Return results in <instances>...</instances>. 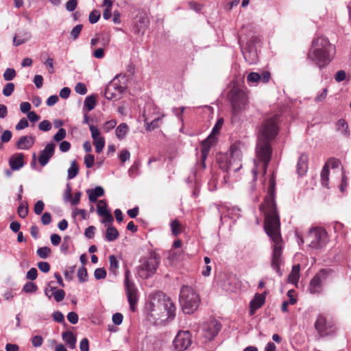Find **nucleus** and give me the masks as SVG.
Instances as JSON below:
<instances>
[{"label":"nucleus","mask_w":351,"mask_h":351,"mask_svg":"<svg viewBox=\"0 0 351 351\" xmlns=\"http://www.w3.org/2000/svg\"><path fill=\"white\" fill-rule=\"evenodd\" d=\"M95 162V156L93 154H86L84 156V164L87 168H91Z\"/></svg>","instance_id":"61"},{"label":"nucleus","mask_w":351,"mask_h":351,"mask_svg":"<svg viewBox=\"0 0 351 351\" xmlns=\"http://www.w3.org/2000/svg\"><path fill=\"white\" fill-rule=\"evenodd\" d=\"M265 296L263 294L256 293L250 303V315H253L265 304Z\"/></svg>","instance_id":"19"},{"label":"nucleus","mask_w":351,"mask_h":351,"mask_svg":"<svg viewBox=\"0 0 351 351\" xmlns=\"http://www.w3.org/2000/svg\"><path fill=\"white\" fill-rule=\"evenodd\" d=\"M130 153L126 149H122L119 155V158L123 163H124L127 160H128L130 159Z\"/></svg>","instance_id":"58"},{"label":"nucleus","mask_w":351,"mask_h":351,"mask_svg":"<svg viewBox=\"0 0 351 351\" xmlns=\"http://www.w3.org/2000/svg\"><path fill=\"white\" fill-rule=\"evenodd\" d=\"M119 261L114 255L109 256V271L114 276H117L119 274Z\"/></svg>","instance_id":"27"},{"label":"nucleus","mask_w":351,"mask_h":351,"mask_svg":"<svg viewBox=\"0 0 351 351\" xmlns=\"http://www.w3.org/2000/svg\"><path fill=\"white\" fill-rule=\"evenodd\" d=\"M259 42V37L253 34L246 41L245 46H241L243 56L250 64H255L258 61L257 45Z\"/></svg>","instance_id":"7"},{"label":"nucleus","mask_w":351,"mask_h":351,"mask_svg":"<svg viewBox=\"0 0 351 351\" xmlns=\"http://www.w3.org/2000/svg\"><path fill=\"white\" fill-rule=\"evenodd\" d=\"M328 95V89L326 88L322 89V90L317 93V96L315 98V101L317 103H319L325 100Z\"/></svg>","instance_id":"55"},{"label":"nucleus","mask_w":351,"mask_h":351,"mask_svg":"<svg viewBox=\"0 0 351 351\" xmlns=\"http://www.w3.org/2000/svg\"><path fill=\"white\" fill-rule=\"evenodd\" d=\"M149 20L146 16L145 14L139 13L134 21L133 26V31L136 34L143 35L145 34V32L148 26Z\"/></svg>","instance_id":"16"},{"label":"nucleus","mask_w":351,"mask_h":351,"mask_svg":"<svg viewBox=\"0 0 351 351\" xmlns=\"http://www.w3.org/2000/svg\"><path fill=\"white\" fill-rule=\"evenodd\" d=\"M31 341L33 346L38 348L42 346L43 338L40 335H35L32 338Z\"/></svg>","instance_id":"62"},{"label":"nucleus","mask_w":351,"mask_h":351,"mask_svg":"<svg viewBox=\"0 0 351 351\" xmlns=\"http://www.w3.org/2000/svg\"><path fill=\"white\" fill-rule=\"evenodd\" d=\"M51 249L46 246L39 247V248H38V250L36 251L37 255L40 258H43V259L47 258L49 256V255L51 254Z\"/></svg>","instance_id":"40"},{"label":"nucleus","mask_w":351,"mask_h":351,"mask_svg":"<svg viewBox=\"0 0 351 351\" xmlns=\"http://www.w3.org/2000/svg\"><path fill=\"white\" fill-rule=\"evenodd\" d=\"M191 335L189 331H180L173 341L174 351H184L191 344Z\"/></svg>","instance_id":"14"},{"label":"nucleus","mask_w":351,"mask_h":351,"mask_svg":"<svg viewBox=\"0 0 351 351\" xmlns=\"http://www.w3.org/2000/svg\"><path fill=\"white\" fill-rule=\"evenodd\" d=\"M332 270L330 269H320L310 281L308 289L312 294L320 293L323 290V285L328 279Z\"/></svg>","instance_id":"8"},{"label":"nucleus","mask_w":351,"mask_h":351,"mask_svg":"<svg viewBox=\"0 0 351 351\" xmlns=\"http://www.w3.org/2000/svg\"><path fill=\"white\" fill-rule=\"evenodd\" d=\"M66 135V132L64 128H60L57 133L53 136V139L56 141L59 142L63 140Z\"/></svg>","instance_id":"52"},{"label":"nucleus","mask_w":351,"mask_h":351,"mask_svg":"<svg viewBox=\"0 0 351 351\" xmlns=\"http://www.w3.org/2000/svg\"><path fill=\"white\" fill-rule=\"evenodd\" d=\"M35 138L32 136H23L16 143V147L19 149L27 150L34 144Z\"/></svg>","instance_id":"20"},{"label":"nucleus","mask_w":351,"mask_h":351,"mask_svg":"<svg viewBox=\"0 0 351 351\" xmlns=\"http://www.w3.org/2000/svg\"><path fill=\"white\" fill-rule=\"evenodd\" d=\"M128 126L126 123H122L115 130V134L118 139L122 140L125 138L128 132Z\"/></svg>","instance_id":"31"},{"label":"nucleus","mask_w":351,"mask_h":351,"mask_svg":"<svg viewBox=\"0 0 351 351\" xmlns=\"http://www.w3.org/2000/svg\"><path fill=\"white\" fill-rule=\"evenodd\" d=\"M244 148V144L240 141H237L230 146L229 154H221L217 156V160L220 169L226 172V174L223 176V184H228L231 173H236L242 167L241 161L242 152Z\"/></svg>","instance_id":"3"},{"label":"nucleus","mask_w":351,"mask_h":351,"mask_svg":"<svg viewBox=\"0 0 351 351\" xmlns=\"http://www.w3.org/2000/svg\"><path fill=\"white\" fill-rule=\"evenodd\" d=\"M247 103L245 93L240 89L233 91L231 97L232 113L237 115L240 111L244 110Z\"/></svg>","instance_id":"12"},{"label":"nucleus","mask_w":351,"mask_h":351,"mask_svg":"<svg viewBox=\"0 0 351 351\" xmlns=\"http://www.w3.org/2000/svg\"><path fill=\"white\" fill-rule=\"evenodd\" d=\"M89 129L91 132V136H92L93 141L102 138V136H100L99 130H98V128L96 126H95L93 125H90L89 126Z\"/></svg>","instance_id":"56"},{"label":"nucleus","mask_w":351,"mask_h":351,"mask_svg":"<svg viewBox=\"0 0 351 351\" xmlns=\"http://www.w3.org/2000/svg\"><path fill=\"white\" fill-rule=\"evenodd\" d=\"M130 310L134 312L138 302V290L135 285L125 288Z\"/></svg>","instance_id":"18"},{"label":"nucleus","mask_w":351,"mask_h":351,"mask_svg":"<svg viewBox=\"0 0 351 351\" xmlns=\"http://www.w3.org/2000/svg\"><path fill=\"white\" fill-rule=\"evenodd\" d=\"M336 131L341 136L348 138L350 136V130L347 121L343 119H339L335 124Z\"/></svg>","instance_id":"23"},{"label":"nucleus","mask_w":351,"mask_h":351,"mask_svg":"<svg viewBox=\"0 0 351 351\" xmlns=\"http://www.w3.org/2000/svg\"><path fill=\"white\" fill-rule=\"evenodd\" d=\"M220 217V221L223 224V219L227 217L233 221H236L241 217V209L237 206L231 205L215 204Z\"/></svg>","instance_id":"11"},{"label":"nucleus","mask_w":351,"mask_h":351,"mask_svg":"<svg viewBox=\"0 0 351 351\" xmlns=\"http://www.w3.org/2000/svg\"><path fill=\"white\" fill-rule=\"evenodd\" d=\"M53 319L58 323H62L64 322V315L59 311L53 312L52 315Z\"/></svg>","instance_id":"64"},{"label":"nucleus","mask_w":351,"mask_h":351,"mask_svg":"<svg viewBox=\"0 0 351 351\" xmlns=\"http://www.w3.org/2000/svg\"><path fill=\"white\" fill-rule=\"evenodd\" d=\"M221 325L217 320H212L204 324L203 335L207 340L213 339L221 330Z\"/></svg>","instance_id":"15"},{"label":"nucleus","mask_w":351,"mask_h":351,"mask_svg":"<svg viewBox=\"0 0 351 351\" xmlns=\"http://www.w3.org/2000/svg\"><path fill=\"white\" fill-rule=\"evenodd\" d=\"M94 276L96 280L104 279L106 277V271L104 268H97L94 271Z\"/></svg>","instance_id":"51"},{"label":"nucleus","mask_w":351,"mask_h":351,"mask_svg":"<svg viewBox=\"0 0 351 351\" xmlns=\"http://www.w3.org/2000/svg\"><path fill=\"white\" fill-rule=\"evenodd\" d=\"M315 327L320 334L327 333L326 321L323 315H320L318 316L315 323Z\"/></svg>","instance_id":"29"},{"label":"nucleus","mask_w":351,"mask_h":351,"mask_svg":"<svg viewBox=\"0 0 351 351\" xmlns=\"http://www.w3.org/2000/svg\"><path fill=\"white\" fill-rule=\"evenodd\" d=\"M217 180L218 175L216 173L213 172L211 173V178L208 182L209 191H215V190H217Z\"/></svg>","instance_id":"39"},{"label":"nucleus","mask_w":351,"mask_h":351,"mask_svg":"<svg viewBox=\"0 0 351 351\" xmlns=\"http://www.w3.org/2000/svg\"><path fill=\"white\" fill-rule=\"evenodd\" d=\"M154 301H156L155 299ZM152 305V311H155L156 310V308H160L162 307L166 312L167 318L169 319H173L176 316V306L169 298L162 295V298L158 299L156 303L153 302Z\"/></svg>","instance_id":"13"},{"label":"nucleus","mask_w":351,"mask_h":351,"mask_svg":"<svg viewBox=\"0 0 351 351\" xmlns=\"http://www.w3.org/2000/svg\"><path fill=\"white\" fill-rule=\"evenodd\" d=\"M141 167V162L136 160L134 162L133 165L128 169V175L130 178H134L140 174L139 169Z\"/></svg>","instance_id":"33"},{"label":"nucleus","mask_w":351,"mask_h":351,"mask_svg":"<svg viewBox=\"0 0 351 351\" xmlns=\"http://www.w3.org/2000/svg\"><path fill=\"white\" fill-rule=\"evenodd\" d=\"M276 178L272 173L267 189V195L265 197L264 204L260 209L265 214L264 228L267 234L273 242L271 266L276 272L281 276L280 265L282 263V241L280 232V219L274 200Z\"/></svg>","instance_id":"1"},{"label":"nucleus","mask_w":351,"mask_h":351,"mask_svg":"<svg viewBox=\"0 0 351 351\" xmlns=\"http://www.w3.org/2000/svg\"><path fill=\"white\" fill-rule=\"evenodd\" d=\"M62 338L66 344L71 348L74 349L76 344V337L71 331H65L62 333Z\"/></svg>","instance_id":"26"},{"label":"nucleus","mask_w":351,"mask_h":351,"mask_svg":"<svg viewBox=\"0 0 351 351\" xmlns=\"http://www.w3.org/2000/svg\"><path fill=\"white\" fill-rule=\"evenodd\" d=\"M308 245L312 249L322 250L326 247L329 238L326 230L321 227H315L309 230L306 238Z\"/></svg>","instance_id":"6"},{"label":"nucleus","mask_w":351,"mask_h":351,"mask_svg":"<svg viewBox=\"0 0 351 351\" xmlns=\"http://www.w3.org/2000/svg\"><path fill=\"white\" fill-rule=\"evenodd\" d=\"M308 156L306 154H302L297 164V173L300 176H303L306 174L308 170Z\"/></svg>","instance_id":"22"},{"label":"nucleus","mask_w":351,"mask_h":351,"mask_svg":"<svg viewBox=\"0 0 351 351\" xmlns=\"http://www.w3.org/2000/svg\"><path fill=\"white\" fill-rule=\"evenodd\" d=\"M158 265V261L154 257L143 258L137 268V274L141 278L147 279L156 272Z\"/></svg>","instance_id":"9"},{"label":"nucleus","mask_w":351,"mask_h":351,"mask_svg":"<svg viewBox=\"0 0 351 351\" xmlns=\"http://www.w3.org/2000/svg\"><path fill=\"white\" fill-rule=\"evenodd\" d=\"M171 231L173 236H178L182 232V226L178 220L174 219L170 223Z\"/></svg>","instance_id":"34"},{"label":"nucleus","mask_w":351,"mask_h":351,"mask_svg":"<svg viewBox=\"0 0 351 351\" xmlns=\"http://www.w3.org/2000/svg\"><path fill=\"white\" fill-rule=\"evenodd\" d=\"M93 145H95V152L97 153H100L104 147L105 140L103 137L101 138L94 140Z\"/></svg>","instance_id":"45"},{"label":"nucleus","mask_w":351,"mask_h":351,"mask_svg":"<svg viewBox=\"0 0 351 351\" xmlns=\"http://www.w3.org/2000/svg\"><path fill=\"white\" fill-rule=\"evenodd\" d=\"M261 75L256 72H251L247 76V80L248 83L252 84H256L258 82H261Z\"/></svg>","instance_id":"41"},{"label":"nucleus","mask_w":351,"mask_h":351,"mask_svg":"<svg viewBox=\"0 0 351 351\" xmlns=\"http://www.w3.org/2000/svg\"><path fill=\"white\" fill-rule=\"evenodd\" d=\"M23 158L24 155L23 153L13 155L9 160L10 168L14 171L20 169L24 165Z\"/></svg>","instance_id":"21"},{"label":"nucleus","mask_w":351,"mask_h":351,"mask_svg":"<svg viewBox=\"0 0 351 351\" xmlns=\"http://www.w3.org/2000/svg\"><path fill=\"white\" fill-rule=\"evenodd\" d=\"M45 207V204L42 200H38L34 205V211L36 215H39L42 213Z\"/></svg>","instance_id":"59"},{"label":"nucleus","mask_w":351,"mask_h":351,"mask_svg":"<svg viewBox=\"0 0 351 351\" xmlns=\"http://www.w3.org/2000/svg\"><path fill=\"white\" fill-rule=\"evenodd\" d=\"M300 278V265L293 266L291 272L288 276V282L296 285Z\"/></svg>","instance_id":"30"},{"label":"nucleus","mask_w":351,"mask_h":351,"mask_svg":"<svg viewBox=\"0 0 351 351\" xmlns=\"http://www.w3.org/2000/svg\"><path fill=\"white\" fill-rule=\"evenodd\" d=\"M322 184L325 187H328L329 181V169L328 167L324 165L321 172Z\"/></svg>","instance_id":"37"},{"label":"nucleus","mask_w":351,"mask_h":351,"mask_svg":"<svg viewBox=\"0 0 351 351\" xmlns=\"http://www.w3.org/2000/svg\"><path fill=\"white\" fill-rule=\"evenodd\" d=\"M119 236V232L117 229L112 226H109L106 231L105 239L108 242L115 241Z\"/></svg>","instance_id":"28"},{"label":"nucleus","mask_w":351,"mask_h":351,"mask_svg":"<svg viewBox=\"0 0 351 351\" xmlns=\"http://www.w3.org/2000/svg\"><path fill=\"white\" fill-rule=\"evenodd\" d=\"M96 106V97L93 95H89L86 97L84 102L83 111L86 109L88 111H91Z\"/></svg>","instance_id":"32"},{"label":"nucleus","mask_w":351,"mask_h":351,"mask_svg":"<svg viewBox=\"0 0 351 351\" xmlns=\"http://www.w3.org/2000/svg\"><path fill=\"white\" fill-rule=\"evenodd\" d=\"M335 53V47L328 39L319 36L313 40L311 48L308 53V59L314 62L320 69L328 65Z\"/></svg>","instance_id":"4"},{"label":"nucleus","mask_w":351,"mask_h":351,"mask_svg":"<svg viewBox=\"0 0 351 351\" xmlns=\"http://www.w3.org/2000/svg\"><path fill=\"white\" fill-rule=\"evenodd\" d=\"M24 35L26 36L24 38L15 36L13 38V45L16 47L19 46L30 38V35L28 33H25Z\"/></svg>","instance_id":"46"},{"label":"nucleus","mask_w":351,"mask_h":351,"mask_svg":"<svg viewBox=\"0 0 351 351\" xmlns=\"http://www.w3.org/2000/svg\"><path fill=\"white\" fill-rule=\"evenodd\" d=\"M52 296L54 297V299L57 302L62 301L65 297V291L60 289L56 288L55 291L52 292Z\"/></svg>","instance_id":"43"},{"label":"nucleus","mask_w":351,"mask_h":351,"mask_svg":"<svg viewBox=\"0 0 351 351\" xmlns=\"http://www.w3.org/2000/svg\"><path fill=\"white\" fill-rule=\"evenodd\" d=\"M125 89V86L119 84L118 80V76H116L112 80H111L107 85V91L109 93L110 90L116 92V94H121Z\"/></svg>","instance_id":"24"},{"label":"nucleus","mask_w":351,"mask_h":351,"mask_svg":"<svg viewBox=\"0 0 351 351\" xmlns=\"http://www.w3.org/2000/svg\"><path fill=\"white\" fill-rule=\"evenodd\" d=\"M29 126V122L27 119L25 117L22 118L19 122L16 125V130H23Z\"/></svg>","instance_id":"63"},{"label":"nucleus","mask_w":351,"mask_h":351,"mask_svg":"<svg viewBox=\"0 0 351 351\" xmlns=\"http://www.w3.org/2000/svg\"><path fill=\"white\" fill-rule=\"evenodd\" d=\"M16 76V71L14 69L8 68L3 73V78L6 81H10Z\"/></svg>","instance_id":"50"},{"label":"nucleus","mask_w":351,"mask_h":351,"mask_svg":"<svg viewBox=\"0 0 351 351\" xmlns=\"http://www.w3.org/2000/svg\"><path fill=\"white\" fill-rule=\"evenodd\" d=\"M17 213L20 217L24 219L28 214V206L26 202H21L17 208Z\"/></svg>","instance_id":"38"},{"label":"nucleus","mask_w":351,"mask_h":351,"mask_svg":"<svg viewBox=\"0 0 351 351\" xmlns=\"http://www.w3.org/2000/svg\"><path fill=\"white\" fill-rule=\"evenodd\" d=\"M278 117L266 119L261 125L257 137L256 153L257 160H254V168L252 169L253 181H256V176L261 165V170L265 175L271 156V141L278 132Z\"/></svg>","instance_id":"2"},{"label":"nucleus","mask_w":351,"mask_h":351,"mask_svg":"<svg viewBox=\"0 0 351 351\" xmlns=\"http://www.w3.org/2000/svg\"><path fill=\"white\" fill-rule=\"evenodd\" d=\"M82 25H77L72 29V30L71 31V36L73 38V40H76L78 38L82 29Z\"/></svg>","instance_id":"60"},{"label":"nucleus","mask_w":351,"mask_h":351,"mask_svg":"<svg viewBox=\"0 0 351 351\" xmlns=\"http://www.w3.org/2000/svg\"><path fill=\"white\" fill-rule=\"evenodd\" d=\"M86 193L88 195V199L90 202H96L98 197H101L104 195V189L97 186L93 189H88Z\"/></svg>","instance_id":"25"},{"label":"nucleus","mask_w":351,"mask_h":351,"mask_svg":"<svg viewBox=\"0 0 351 351\" xmlns=\"http://www.w3.org/2000/svg\"><path fill=\"white\" fill-rule=\"evenodd\" d=\"M79 168L75 160H73L71 163V166L68 169L67 178L69 180L73 179L78 173Z\"/></svg>","instance_id":"35"},{"label":"nucleus","mask_w":351,"mask_h":351,"mask_svg":"<svg viewBox=\"0 0 351 351\" xmlns=\"http://www.w3.org/2000/svg\"><path fill=\"white\" fill-rule=\"evenodd\" d=\"M101 14L99 10H93L88 17L89 22L92 24L96 23L99 19H100Z\"/></svg>","instance_id":"47"},{"label":"nucleus","mask_w":351,"mask_h":351,"mask_svg":"<svg viewBox=\"0 0 351 351\" xmlns=\"http://www.w3.org/2000/svg\"><path fill=\"white\" fill-rule=\"evenodd\" d=\"M199 302V295L191 287L182 286L180 293V303L184 313H193L198 308Z\"/></svg>","instance_id":"5"},{"label":"nucleus","mask_w":351,"mask_h":351,"mask_svg":"<svg viewBox=\"0 0 351 351\" xmlns=\"http://www.w3.org/2000/svg\"><path fill=\"white\" fill-rule=\"evenodd\" d=\"M160 117L155 118L154 120H152L151 122L148 123L147 119H145V124L147 125L146 129L147 130H154L158 127V122L160 121Z\"/></svg>","instance_id":"48"},{"label":"nucleus","mask_w":351,"mask_h":351,"mask_svg":"<svg viewBox=\"0 0 351 351\" xmlns=\"http://www.w3.org/2000/svg\"><path fill=\"white\" fill-rule=\"evenodd\" d=\"M38 128L40 130L48 132L51 129V124L48 120H43L39 123Z\"/></svg>","instance_id":"57"},{"label":"nucleus","mask_w":351,"mask_h":351,"mask_svg":"<svg viewBox=\"0 0 351 351\" xmlns=\"http://www.w3.org/2000/svg\"><path fill=\"white\" fill-rule=\"evenodd\" d=\"M77 277L80 282H84L88 280V273L85 267L82 266L79 268L77 271Z\"/></svg>","instance_id":"42"},{"label":"nucleus","mask_w":351,"mask_h":351,"mask_svg":"<svg viewBox=\"0 0 351 351\" xmlns=\"http://www.w3.org/2000/svg\"><path fill=\"white\" fill-rule=\"evenodd\" d=\"M37 289L38 287L36 284L32 282H27L24 285L23 291L25 293H34L37 291Z\"/></svg>","instance_id":"44"},{"label":"nucleus","mask_w":351,"mask_h":351,"mask_svg":"<svg viewBox=\"0 0 351 351\" xmlns=\"http://www.w3.org/2000/svg\"><path fill=\"white\" fill-rule=\"evenodd\" d=\"M97 212L99 216H103L104 215L110 213V211L107 208V203L106 200H99L97 206Z\"/></svg>","instance_id":"36"},{"label":"nucleus","mask_w":351,"mask_h":351,"mask_svg":"<svg viewBox=\"0 0 351 351\" xmlns=\"http://www.w3.org/2000/svg\"><path fill=\"white\" fill-rule=\"evenodd\" d=\"M56 148L54 143H48L45 148L40 151L38 156V162L43 166H45L49 161L50 158L53 156Z\"/></svg>","instance_id":"17"},{"label":"nucleus","mask_w":351,"mask_h":351,"mask_svg":"<svg viewBox=\"0 0 351 351\" xmlns=\"http://www.w3.org/2000/svg\"><path fill=\"white\" fill-rule=\"evenodd\" d=\"M75 90L77 93L82 95H85L88 91L86 85L81 82H79L75 85Z\"/></svg>","instance_id":"53"},{"label":"nucleus","mask_w":351,"mask_h":351,"mask_svg":"<svg viewBox=\"0 0 351 351\" xmlns=\"http://www.w3.org/2000/svg\"><path fill=\"white\" fill-rule=\"evenodd\" d=\"M117 125V121L114 119H111L110 121H106L104 125V130L105 132H108L111 130L115 128Z\"/></svg>","instance_id":"54"},{"label":"nucleus","mask_w":351,"mask_h":351,"mask_svg":"<svg viewBox=\"0 0 351 351\" xmlns=\"http://www.w3.org/2000/svg\"><path fill=\"white\" fill-rule=\"evenodd\" d=\"M14 90V84L12 82H9L5 84L3 89V94L5 97L10 96Z\"/></svg>","instance_id":"49"},{"label":"nucleus","mask_w":351,"mask_h":351,"mask_svg":"<svg viewBox=\"0 0 351 351\" xmlns=\"http://www.w3.org/2000/svg\"><path fill=\"white\" fill-rule=\"evenodd\" d=\"M223 124V119L219 118L216 123L215 124L214 127L212 129L211 134L204 140L202 141V147H201V160H202V167L203 169L206 168V164L205 160L208 156L210 147L212 144V141H213V138L212 137L213 134H218L221 129Z\"/></svg>","instance_id":"10"}]
</instances>
